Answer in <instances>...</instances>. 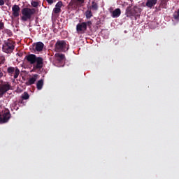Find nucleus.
<instances>
[{"label":"nucleus","instance_id":"17","mask_svg":"<svg viewBox=\"0 0 179 179\" xmlns=\"http://www.w3.org/2000/svg\"><path fill=\"white\" fill-rule=\"evenodd\" d=\"M92 10H99V4L96 1H92L91 6Z\"/></svg>","mask_w":179,"mask_h":179},{"label":"nucleus","instance_id":"34","mask_svg":"<svg viewBox=\"0 0 179 179\" xmlns=\"http://www.w3.org/2000/svg\"><path fill=\"white\" fill-rule=\"evenodd\" d=\"M148 1H156V0H148Z\"/></svg>","mask_w":179,"mask_h":179},{"label":"nucleus","instance_id":"21","mask_svg":"<svg viewBox=\"0 0 179 179\" xmlns=\"http://www.w3.org/2000/svg\"><path fill=\"white\" fill-rule=\"evenodd\" d=\"M122 2V6H123V8H127H127L129 7V6H130V8L132 6V1H129L130 2V3H128L127 2H126V1H121Z\"/></svg>","mask_w":179,"mask_h":179},{"label":"nucleus","instance_id":"13","mask_svg":"<svg viewBox=\"0 0 179 179\" xmlns=\"http://www.w3.org/2000/svg\"><path fill=\"white\" fill-rule=\"evenodd\" d=\"M126 16L127 17H132V16H135L133 8H131L129 6L126 9Z\"/></svg>","mask_w":179,"mask_h":179},{"label":"nucleus","instance_id":"5","mask_svg":"<svg viewBox=\"0 0 179 179\" xmlns=\"http://www.w3.org/2000/svg\"><path fill=\"white\" fill-rule=\"evenodd\" d=\"M7 73L8 76H13L15 79H17L19 78V75H20V70L17 67L9 66L7 69Z\"/></svg>","mask_w":179,"mask_h":179},{"label":"nucleus","instance_id":"15","mask_svg":"<svg viewBox=\"0 0 179 179\" xmlns=\"http://www.w3.org/2000/svg\"><path fill=\"white\" fill-rule=\"evenodd\" d=\"M120 15H121V9L120 8H116L112 13V17H120Z\"/></svg>","mask_w":179,"mask_h":179},{"label":"nucleus","instance_id":"30","mask_svg":"<svg viewBox=\"0 0 179 179\" xmlns=\"http://www.w3.org/2000/svg\"><path fill=\"white\" fill-rule=\"evenodd\" d=\"M2 5H5V1H0V6H2Z\"/></svg>","mask_w":179,"mask_h":179},{"label":"nucleus","instance_id":"3","mask_svg":"<svg viewBox=\"0 0 179 179\" xmlns=\"http://www.w3.org/2000/svg\"><path fill=\"white\" fill-rule=\"evenodd\" d=\"M13 50H15V42H13L12 39L8 38L3 41L2 45V50L3 52H6V54H12Z\"/></svg>","mask_w":179,"mask_h":179},{"label":"nucleus","instance_id":"31","mask_svg":"<svg viewBox=\"0 0 179 179\" xmlns=\"http://www.w3.org/2000/svg\"><path fill=\"white\" fill-rule=\"evenodd\" d=\"M48 2L50 5H52V3H54V1H48Z\"/></svg>","mask_w":179,"mask_h":179},{"label":"nucleus","instance_id":"11","mask_svg":"<svg viewBox=\"0 0 179 179\" xmlns=\"http://www.w3.org/2000/svg\"><path fill=\"white\" fill-rule=\"evenodd\" d=\"M133 12L136 17H139V16H141V13H142V9L138 6H134L133 8Z\"/></svg>","mask_w":179,"mask_h":179},{"label":"nucleus","instance_id":"32","mask_svg":"<svg viewBox=\"0 0 179 179\" xmlns=\"http://www.w3.org/2000/svg\"><path fill=\"white\" fill-rule=\"evenodd\" d=\"M2 76H3V73L0 72V78H2Z\"/></svg>","mask_w":179,"mask_h":179},{"label":"nucleus","instance_id":"9","mask_svg":"<svg viewBox=\"0 0 179 179\" xmlns=\"http://www.w3.org/2000/svg\"><path fill=\"white\" fill-rule=\"evenodd\" d=\"M13 16L14 17H19L20 15V7L17 5H14L12 8Z\"/></svg>","mask_w":179,"mask_h":179},{"label":"nucleus","instance_id":"16","mask_svg":"<svg viewBox=\"0 0 179 179\" xmlns=\"http://www.w3.org/2000/svg\"><path fill=\"white\" fill-rule=\"evenodd\" d=\"M44 86V80L41 79L36 83V88L38 90H41Z\"/></svg>","mask_w":179,"mask_h":179},{"label":"nucleus","instance_id":"26","mask_svg":"<svg viewBox=\"0 0 179 179\" xmlns=\"http://www.w3.org/2000/svg\"><path fill=\"white\" fill-rule=\"evenodd\" d=\"M53 12L54 13H59V12H61V8H57L55 7L54 9H53Z\"/></svg>","mask_w":179,"mask_h":179},{"label":"nucleus","instance_id":"36","mask_svg":"<svg viewBox=\"0 0 179 179\" xmlns=\"http://www.w3.org/2000/svg\"><path fill=\"white\" fill-rule=\"evenodd\" d=\"M162 3L164 2V3H166V1H162Z\"/></svg>","mask_w":179,"mask_h":179},{"label":"nucleus","instance_id":"24","mask_svg":"<svg viewBox=\"0 0 179 179\" xmlns=\"http://www.w3.org/2000/svg\"><path fill=\"white\" fill-rule=\"evenodd\" d=\"M31 3L34 8H37L38 6V1H32Z\"/></svg>","mask_w":179,"mask_h":179},{"label":"nucleus","instance_id":"28","mask_svg":"<svg viewBox=\"0 0 179 179\" xmlns=\"http://www.w3.org/2000/svg\"><path fill=\"white\" fill-rule=\"evenodd\" d=\"M4 28H5V25L3 22H2V21H0V30H3Z\"/></svg>","mask_w":179,"mask_h":179},{"label":"nucleus","instance_id":"10","mask_svg":"<svg viewBox=\"0 0 179 179\" xmlns=\"http://www.w3.org/2000/svg\"><path fill=\"white\" fill-rule=\"evenodd\" d=\"M37 76H38V75L35 74L32 78H29L25 83L27 86H31V85H34L36 83V80H37Z\"/></svg>","mask_w":179,"mask_h":179},{"label":"nucleus","instance_id":"37","mask_svg":"<svg viewBox=\"0 0 179 179\" xmlns=\"http://www.w3.org/2000/svg\"><path fill=\"white\" fill-rule=\"evenodd\" d=\"M84 1H81V3H83Z\"/></svg>","mask_w":179,"mask_h":179},{"label":"nucleus","instance_id":"19","mask_svg":"<svg viewBox=\"0 0 179 179\" xmlns=\"http://www.w3.org/2000/svg\"><path fill=\"white\" fill-rule=\"evenodd\" d=\"M78 3H79V1H71L69 3V6H72V8H78Z\"/></svg>","mask_w":179,"mask_h":179},{"label":"nucleus","instance_id":"20","mask_svg":"<svg viewBox=\"0 0 179 179\" xmlns=\"http://www.w3.org/2000/svg\"><path fill=\"white\" fill-rule=\"evenodd\" d=\"M21 98L22 99V100H29V99H30V95H29V93L24 92L22 94Z\"/></svg>","mask_w":179,"mask_h":179},{"label":"nucleus","instance_id":"7","mask_svg":"<svg viewBox=\"0 0 179 179\" xmlns=\"http://www.w3.org/2000/svg\"><path fill=\"white\" fill-rule=\"evenodd\" d=\"M65 47H66V42L64 41H57L55 43V50L56 52H61L65 51Z\"/></svg>","mask_w":179,"mask_h":179},{"label":"nucleus","instance_id":"27","mask_svg":"<svg viewBox=\"0 0 179 179\" xmlns=\"http://www.w3.org/2000/svg\"><path fill=\"white\" fill-rule=\"evenodd\" d=\"M62 6V1H59L56 6L55 8H58L59 9H61V7Z\"/></svg>","mask_w":179,"mask_h":179},{"label":"nucleus","instance_id":"18","mask_svg":"<svg viewBox=\"0 0 179 179\" xmlns=\"http://www.w3.org/2000/svg\"><path fill=\"white\" fill-rule=\"evenodd\" d=\"M156 3H157V1H148L146 3V6H148V8H152V6H155Z\"/></svg>","mask_w":179,"mask_h":179},{"label":"nucleus","instance_id":"22","mask_svg":"<svg viewBox=\"0 0 179 179\" xmlns=\"http://www.w3.org/2000/svg\"><path fill=\"white\" fill-rule=\"evenodd\" d=\"M173 18L175 20H179V8L176 12L174 13Z\"/></svg>","mask_w":179,"mask_h":179},{"label":"nucleus","instance_id":"2","mask_svg":"<svg viewBox=\"0 0 179 179\" xmlns=\"http://www.w3.org/2000/svg\"><path fill=\"white\" fill-rule=\"evenodd\" d=\"M21 13L22 15L21 20L23 22H27L28 20H30L31 16L36 13V9L26 7L22 9Z\"/></svg>","mask_w":179,"mask_h":179},{"label":"nucleus","instance_id":"23","mask_svg":"<svg viewBox=\"0 0 179 179\" xmlns=\"http://www.w3.org/2000/svg\"><path fill=\"white\" fill-rule=\"evenodd\" d=\"M6 61V59H5V56L0 57V65H3V64H5Z\"/></svg>","mask_w":179,"mask_h":179},{"label":"nucleus","instance_id":"14","mask_svg":"<svg viewBox=\"0 0 179 179\" xmlns=\"http://www.w3.org/2000/svg\"><path fill=\"white\" fill-rule=\"evenodd\" d=\"M55 57L57 59V61H59V62H61V61H64V59H65V55L61 53H56L55 55Z\"/></svg>","mask_w":179,"mask_h":179},{"label":"nucleus","instance_id":"38","mask_svg":"<svg viewBox=\"0 0 179 179\" xmlns=\"http://www.w3.org/2000/svg\"><path fill=\"white\" fill-rule=\"evenodd\" d=\"M46 1H52V0H46Z\"/></svg>","mask_w":179,"mask_h":179},{"label":"nucleus","instance_id":"6","mask_svg":"<svg viewBox=\"0 0 179 179\" xmlns=\"http://www.w3.org/2000/svg\"><path fill=\"white\" fill-rule=\"evenodd\" d=\"M10 90H12V86L9 82H4L2 84H0V97H3V94Z\"/></svg>","mask_w":179,"mask_h":179},{"label":"nucleus","instance_id":"29","mask_svg":"<svg viewBox=\"0 0 179 179\" xmlns=\"http://www.w3.org/2000/svg\"><path fill=\"white\" fill-rule=\"evenodd\" d=\"M87 27H90V29L92 27V21H88L86 22Z\"/></svg>","mask_w":179,"mask_h":179},{"label":"nucleus","instance_id":"4","mask_svg":"<svg viewBox=\"0 0 179 179\" xmlns=\"http://www.w3.org/2000/svg\"><path fill=\"white\" fill-rule=\"evenodd\" d=\"M10 111L5 109L0 113V124H6L10 120Z\"/></svg>","mask_w":179,"mask_h":179},{"label":"nucleus","instance_id":"1","mask_svg":"<svg viewBox=\"0 0 179 179\" xmlns=\"http://www.w3.org/2000/svg\"><path fill=\"white\" fill-rule=\"evenodd\" d=\"M24 59H27L31 65H33V68L35 70L43 69L44 65V59L41 57H37L34 54H29L25 56Z\"/></svg>","mask_w":179,"mask_h":179},{"label":"nucleus","instance_id":"35","mask_svg":"<svg viewBox=\"0 0 179 179\" xmlns=\"http://www.w3.org/2000/svg\"><path fill=\"white\" fill-rule=\"evenodd\" d=\"M77 1H84V0H77Z\"/></svg>","mask_w":179,"mask_h":179},{"label":"nucleus","instance_id":"8","mask_svg":"<svg viewBox=\"0 0 179 179\" xmlns=\"http://www.w3.org/2000/svg\"><path fill=\"white\" fill-rule=\"evenodd\" d=\"M78 33L83 34L87 30V24L86 22L78 23L76 26Z\"/></svg>","mask_w":179,"mask_h":179},{"label":"nucleus","instance_id":"33","mask_svg":"<svg viewBox=\"0 0 179 179\" xmlns=\"http://www.w3.org/2000/svg\"><path fill=\"white\" fill-rule=\"evenodd\" d=\"M6 5H8V6H9V1H8V2L6 3Z\"/></svg>","mask_w":179,"mask_h":179},{"label":"nucleus","instance_id":"25","mask_svg":"<svg viewBox=\"0 0 179 179\" xmlns=\"http://www.w3.org/2000/svg\"><path fill=\"white\" fill-rule=\"evenodd\" d=\"M92 11H87L86 13V17L87 19H90V17H92Z\"/></svg>","mask_w":179,"mask_h":179},{"label":"nucleus","instance_id":"12","mask_svg":"<svg viewBox=\"0 0 179 179\" xmlns=\"http://www.w3.org/2000/svg\"><path fill=\"white\" fill-rule=\"evenodd\" d=\"M43 48H44V43H43V42H38L36 43L34 48L36 51L40 52L43 50Z\"/></svg>","mask_w":179,"mask_h":179}]
</instances>
